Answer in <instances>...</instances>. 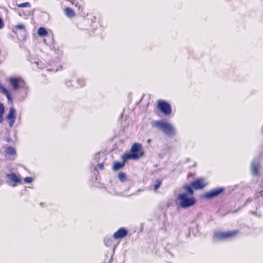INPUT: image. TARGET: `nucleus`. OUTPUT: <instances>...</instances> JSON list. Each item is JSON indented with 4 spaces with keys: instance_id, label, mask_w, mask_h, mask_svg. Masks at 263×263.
<instances>
[{
    "instance_id": "1",
    "label": "nucleus",
    "mask_w": 263,
    "mask_h": 263,
    "mask_svg": "<svg viewBox=\"0 0 263 263\" xmlns=\"http://www.w3.org/2000/svg\"><path fill=\"white\" fill-rule=\"evenodd\" d=\"M184 192L179 193L177 197L180 206L182 208H187L193 206L196 202V199L193 197V191L189 185L183 187Z\"/></svg>"
},
{
    "instance_id": "2",
    "label": "nucleus",
    "mask_w": 263,
    "mask_h": 263,
    "mask_svg": "<svg viewBox=\"0 0 263 263\" xmlns=\"http://www.w3.org/2000/svg\"><path fill=\"white\" fill-rule=\"evenodd\" d=\"M10 85L15 91H20L22 100L27 96L29 89L24 80L20 77H11L8 79Z\"/></svg>"
},
{
    "instance_id": "3",
    "label": "nucleus",
    "mask_w": 263,
    "mask_h": 263,
    "mask_svg": "<svg viewBox=\"0 0 263 263\" xmlns=\"http://www.w3.org/2000/svg\"><path fill=\"white\" fill-rule=\"evenodd\" d=\"M153 127L162 130L164 134L170 137L176 135V129L170 122L164 120H153L151 122Z\"/></svg>"
},
{
    "instance_id": "4",
    "label": "nucleus",
    "mask_w": 263,
    "mask_h": 263,
    "mask_svg": "<svg viewBox=\"0 0 263 263\" xmlns=\"http://www.w3.org/2000/svg\"><path fill=\"white\" fill-rule=\"evenodd\" d=\"M144 155L142 145L139 143H135L132 145L130 152L124 154L122 159L126 161L129 159L138 160Z\"/></svg>"
},
{
    "instance_id": "5",
    "label": "nucleus",
    "mask_w": 263,
    "mask_h": 263,
    "mask_svg": "<svg viewBox=\"0 0 263 263\" xmlns=\"http://www.w3.org/2000/svg\"><path fill=\"white\" fill-rule=\"evenodd\" d=\"M6 182L11 187H15L22 183L21 175L18 173L10 172L5 175Z\"/></svg>"
},
{
    "instance_id": "6",
    "label": "nucleus",
    "mask_w": 263,
    "mask_h": 263,
    "mask_svg": "<svg viewBox=\"0 0 263 263\" xmlns=\"http://www.w3.org/2000/svg\"><path fill=\"white\" fill-rule=\"evenodd\" d=\"M238 233V230H233L227 232H221L218 231L215 232L214 238L217 240H222L231 239L236 236Z\"/></svg>"
},
{
    "instance_id": "7",
    "label": "nucleus",
    "mask_w": 263,
    "mask_h": 263,
    "mask_svg": "<svg viewBox=\"0 0 263 263\" xmlns=\"http://www.w3.org/2000/svg\"><path fill=\"white\" fill-rule=\"evenodd\" d=\"M32 64L35 66L39 69H44L46 68L47 71H57L60 68V64L56 63L55 65H53L52 67H50L51 65H48L46 63H45L44 60H34V61H31Z\"/></svg>"
},
{
    "instance_id": "8",
    "label": "nucleus",
    "mask_w": 263,
    "mask_h": 263,
    "mask_svg": "<svg viewBox=\"0 0 263 263\" xmlns=\"http://www.w3.org/2000/svg\"><path fill=\"white\" fill-rule=\"evenodd\" d=\"M158 109L164 115L167 116L171 114L172 108L170 104L164 100L158 102Z\"/></svg>"
},
{
    "instance_id": "9",
    "label": "nucleus",
    "mask_w": 263,
    "mask_h": 263,
    "mask_svg": "<svg viewBox=\"0 0 263 263\" xmlns=\"http://www.w3.org/2000/svg\"><path fill=\"white\" fill-rule=\"evenodd\" d=\"M16 118V111L13 107L10 108L9 111L6 116V119L8 121L9 126L12 127L15 121Z\"/></svg>"
},
{
    "instance_id": "10",
    "label": "nucleus",
    "mask_w": 263,
    "mask_h": 263,
    "mask_svg": "<svg viewBox=\"0 0 263 263\" xmlns=\"http://www.w3.org/2000/svg\"><path fill=\"white\" fill-rule=\"evenodd\" d=\"M224 191L223 187H217L214 189L208 192H206L203 195V197L207 199H211L213 197L217 196Z\"/></svg>"
},
{
    "instance_id": "11",
    "label": "nucleus",
    "mask_w": 263,
    "mask_h": 263,
    "mask_svg": "<svg viewBox=\"0 0 263 263\" xmlns=\"http://www.w3.org/2000/svg\"><path fill=\"white\" fill-rule=\"evenodd\" d=\"M259 160L258 158L254 159L251 165V170L252 174L253 176H258L259 175Z\"/></svg>"
},
{
    "instance_id": "12",
    "label": "nucleus",
    "mask_w": 263,
    "mask_h": 263,
    "mask_svg": "<svg viewBox=\"0 0 263 263\" xmlns=\"http://www.w3.org/2000/svg\"><path fill=\"white\" fill-rule=\"evenodd\" d=\"M208 183L203 178H199L193 181L191 183L192 187L196 190L201 189L205 187Z\"/></svg>"
},
{
    "instance_id": "13",
    "label": "nucleus",
    "mask_w": 263,
    "mask_h": 263,
    "mask_svg": "<svg viewBox=\"0 0 263 263\" xmlns=\"http://www.w3.org/2000/svg\"><path fill=\"white\" fill-rule=\"evenodd\" d=\"M127 234V231L124 228L119 229L113 235V237L116 239H121L126 236Z\"/></svg>"
},
{
    "instance_id": "14",
    "label": "nucleus",
    "mask_w": 263,
    "mask_h": 263,
    "mask_svg": "<svg viewBox=\"0 0 263 263\" xmlns=\"http://www.w3.org/2000/svg\"><path fill=\"white\" fill-rule=\"evenodd\" d=\"M115 239L113 236H107L104 238V243L107 247H116L117 243L115 242Z\"/></svg>"
},
{
    "instance_id": "15",
    "label": "nucleus",
    "mask_w": 263,
    "mask_h": 263,
    "mask_svg": "<svg viewBox=\"0 0 263 263\" xmlns=\"http://www.w3.org/2000/svg\"><path fill=\"white\" fill-rule=\"evenodd\" d=\"M0 92L6 96L9 102L12 101V98L9 90L5 88L0 82Z\"/></svg>"
},
{
    "instance_id": "16",
    "label": "nucleus",
    "mask_w": 263,
    "mask_h": 263,
    "mask_svg": "<svg viewBox=\"0 0 263 263\" xmlns=\"http://www.w3.org/2000/svg\"><path fill=\"white\" fill-rule=\"evenodd\" d=\"M256 196L259 200L263 201V182H261V184L260 185L259 189L257 190Z\"/></svg>"
},
{
    "instance_id": "17",
    "label": "nucleus",
    "mask_w": 263,
    "mask_h": 263,
    "mask_svg": "<svg viewBox=\"0 0 263 263\" xmlns=\"http://www.w3.org/2000/svg\"><path fill=\"white\" fill-rule=\"evenodd\" d=\"M5 153L10 156H15L16 155V151L13 147L12 146H8L5 149Z\"/></svg>"
},
{
    "instance_id": "18",
    "label": "nucleus",
    "mask_w": 263,
    "mask_h": 263,
    "mask_svg": "<svg viewBox=\"0 0 263 263\" xmlns=\"http://www.w3.org/2000/svg\"><path fill=\"white\" fill-rule=\"evenodd\" d=\"M123 162H115L113 164L112 169L114 171H118L121 169L125 165V161L124 159Z\"/></svg>"
},
{
    "instance_id": "19",
    "label": "nucleus",
    "mask_w": 263,
    "mask_h": 263,
    "mask_svg": "<svg viewBox=\"0 0 263 263\" xmlns=\"http://www.w3.org/2000/svg\"><path fill=\"white\" fill-rule=\"evenodd\" d=\"M77 86H75V88L83 87L86 84V80L84 78H78L77 79Z\"/></svg>"
},
{
    "instance_id": "20",
    "label": "nucleus",
    "mask_w": 263,
    "mask_h": 263,
    "mask_svg": "<svg viewBox=\"0 0 263 263\" xmlns=\"http://www.w3.org/2000/svg\"><path fill=\"white\" fill-rule=\"evenodd\" d=\"M18 30H22L25 33L26 32V30L25 29V26L23 24H20L15 26L12 29V31H13V32H14V33L16 34V32Z\"/></svg>"
},
{
    "instance_id": "21",
    "label": "nucleus",
    "mask_w": 263,
    "mask_h": 263,
    "mask_svg": "<svg viewBox=\"0 0 263 263\" xmlns=\"http://www.w3.org/2000/svg\"><path fill=\"white\" fill-rule=\"evenodd\" d=\"M64 12L66 15L70 18L73 17L75 15L73 10L71 8L69 7L66 8L64 9Z\"/></svg>"
},
{
    "instance_id": "22",
    "label": "nucleus",
    "mask_w": 263,
    "mask_h": 263,
    "mask_svg": "<svg viewBox=\"0 0 263 263\" xmlns=\"http://www.w3.org/2000/svg\"><path fill=\"white\" fill-rule=\"evenodd\" d=\"M5 112V107L4 104L0 102V124L4 121V114Z\"/></svg>"
},
{
    "instance_id": "23",
    "label": "nucleus",
    "mask_w": 263,
    "mask_h": 263,
    "mask_svg": "<svg viewBox=\"0 0 263 263\" xmlns=\"http://www.w3.org/2000/svg\"><path fill=\"white\" fill-rule=\"evenodd\" d=\"M37 33L39 36L43 37L47 34V32L44 28L40 27L37 30Z\"/></svg>"
},
{
    "instance_id": "24",
    "label": "nucleus",
    "mask_w": 263,
    "mask_h": 263,
    "mask_svg": "<svg viewBox=\"0 0 263 263\" xmlns=\"http://www.w3.org/2000/svg\"><path fill=\"white\" fill-rule=\"evenodd\" d=\"M118 178L122 182H124L126 179V175L123 172H120L118 174Z\"/></svg>"
},
{
    "instance_id": "25",
    "label": "nucleus",
    "mask_w": 263,
    "mask_h": 263,
    "mask_svg": "<svg viewBox=\"0 0 263 263\" xmlns=\"http://www.w3.org/2000/svg\"><path fill=\"white\" fill-rule=\"evenodd\" d=\"M65 84L69 88H73L75 87V86L72 84V80L70 79H67L65 80Z\"/></svg>"
},
{
    "instance_id": "26",
    "label": "nucleus",
    "mask_w": 263,
    "mask_h": 263,
    "mask_svg": "<svg viewBox=\"0 0 263 263\" xmlns=\"http://www.w3.org/2000/svg\"><path fill=\"white\" fill-rule=\"evenodd\" d=\"M17 7L20 8L31 7V4L29 2H25L20 4H17Z\"/></svg>"
},
{
    "instance_id": "27",
    "label": "nucleus",
    "mask_w": 263,
    "mask_h": 263,
    "mask_svg": "<svg viewBox=\"0 0 263 263\" xmlns=\"http://www.w3.org/2000/svg\"><path fill=\"white\" fill-rule=\"evenodd\" d=\"M18 14L20 16L24 17H27L29 16L30 14V13L29 12H25L24 10H20L18 12Z\"/></svg>"
},
{
    "instance_id": "28",
    "label": "nucleus",
    "mask_w": 263,
    "mask_h": 263,
    "mask_svg": "<svg viewBox=\"0 0 263 263\" xmlns=\"http://www.w3.org/2000/svg\"><path fill=\"white\" fill-rule=\"evenodd\" d=\"M161 183H162V181L161 180H160L159 179L156 180V183L154 185V190L155 191H156L159 189V187L161 185Z\"/></svg>"
},
{
    "instance_id": "29",
    "label": "nucleus",
    "mask_w": 263,
    "mask_h": 263,
    "mask_svg": "<svg viewBox=\"0 0 263 263\" xmlns=\"http://www.w3.org/2000/svg\"><path fill=\"white\" fill-rule=\"evenodd\" d=\"M33 179L31 177H26L24 179V181L26 183H30L33 181Z\"/></svg>"
},
{
    "instance_id": "30",
    "label": "nucleus",
    "mask_w": 263,
    "mask_h": 263,
    "mask_svg": "<svg viewBox=\"0 0 263 263\" xmlns=\"http://www.w3.org/2000/svg\"><path fill=\"white\" fill-rule=\"evenodd\" d=\"M100 156H101V155L100 154L98 153V154H97L95 157H94V163H97V162H99V160L100 159Z\"/></svg>"
},
{
    "instance_id": "31",
    "label": "nucleus",
    "mask_w": 263,
    "mask_h": 263,
    "mask_svg": "<svg viewBox=\"0 0 263 263\" xmlns=\"http://www.w3.org/2000/svg\"><path fill=\"white\" fill-rule=\"evenodd\" d=\"M97 166L98 167L99 170H102L104 168V162L98 164Z\"/></svg>"
},
{
    "instance_id": "32",
    "label": "nucleus",
    "mask_w": 263,
    "mask_h": 263,
    "mask_svg": "<svg viewBox=\"0 0 263 263\" xmlns=\"http://www.w3.org/2000/svg\"><path fill=\"white\" fill-rule=\"evenodd\" d=\"M4 27V22L2 20V18H1V17L0 16V29L3 28Z\"/></svg>"
},
{
    "instance_id": "33",
    "label": "nucleus",
    "mask_w": 263,
    "mask_h": 263,
    "mask_svg": "<svg viewBox=\"0 0 263 263\" xmlns=\"http://www.w3.org/2000/svg\"><path fill=\"white\" fill-rule=\"evenodd\" d=\"M5 140L6 142H8V143H11V142H13V141L12 140V139L10 137H7L5 138Z\"/></svg>"
},
{
    "instance_id": "34",
    "label": "nucleus",
    "mask_w": 263,
    "mask_h": 263,
    "mask_svg": "<svg viewBox=\"0 0 263 263\" xmlns=\"http://www.w3.org/2000/svg\"><path fill=\"white\" fill-rule=\"evenodd\" d=\"M147 143H150L151 142V139H148L147 141Z\"/></svg>"
},
{
    "instance_id": "35",
    "label": "nucleus",
    "mask_w": 263,
    "mask_h": 263,
    "mask_svg": "<svg viewBox=\"0 0 263 263\" xmlns=\"http://www.w3.org/2000/svg\"><path fill=\"white\" fill-rule=\"evenodd\" d=\"M94 167H95V170H97V166H95Z\"/></svg>"
}]
</instances>
